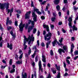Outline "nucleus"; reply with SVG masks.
Here are the masks:
<instances>
[{"label": "nucleus", "instance_id": "9b49d317", "mask_svg": "<svg viewBox=\"0 0 78 78\" xmlns=\"http://www.w3.org/2000/svg\"><path fill=\"white\" fill-rule=\"evenodd\" d=\"M22 76V78H27V73H24V74H23V71L21 73Z\"/></svg>", "mask_w": 78, "mask_h": 78}, {"label": "nucleus", "instance_id": "473e14b6", "mask_svg": "<svg viewBox=\"0 0 78 78\" xmlns=\"http://www.w3.org/2000/svg\"><path fill=\"white\" fill-rule=\"evenodd\" d=\"M28 21L27 24L29 25H31V23L32 21L31 20H29Z\"/></svg>", "mask_w": 78, "mask_h": 78}, {"label": "nucleus", "instance_id": "58836bf2", "mask_svg": "<svg viewBox=\"0 0 78 78\" xmlns=\"http://www.w3.org/2000/svg\"><path fill=\"white\" fill-rule=\"evenodd\" d=\"M7 28V30L9 31V30H11V29H12V27L11 26H9V27H8Z\"/></svg>", "mask_w": 78, "mask_h": 78}, {"label": "nucleus", "instance_id": "cd10ccee", "mask_svg": "<svg viewBox=\"0 0 78 78\" xmlns=\"http://www.w3.org/2000/svg\"><path fill=\"white\" fill-rule=\"evenodd\" d=\"M15 69H12V70H10V73H14L15 72Z\"/></svg>", "mask_w": 78, "mask_h": 78}, {"label": "nucleus", "instance_id": "13d9d810", "mask_svg": "<svg viewBox=\"0 0 78 78\" xmlns=\"http://www.w3.org/2000/svg\"><path fill=\"white\" fill-rule=\"evenodd\" d=\"M46 31H47V32H50V29H49V27H48L46 28Z\"/></svg>", "mask_w": 78, "mask_h": 78}, {"label": "nucleus", "instance_id": "9d476101", "mask_svg": "<svg viewBox=\"0 0 78 78\" xmlns=\"http://www.w3.org/2000/svg\"><path fill=\"white\" fill-rule=\"evenodd\" d=\"M13 33L14 32H13V31H12V30H11L10 32V34L13 37V39H15L16 36V34H13Z\"/></svg>", "mask_w": 78, "mask_h": 78}, {"label": "nucleus", "instance_id": "ea45409f", "mask_svg": "<svg viewBox=\"0 0 78 78\" xmlns=\"http://www.w3.org/2000/svg\"><path fill=\"white\" fill-rule=\"evenodd\" d=\"M36 52H39V50H38V49H37V48H36V49H35L34 53L35 54H36Z\"/></svg>", "mask_w": 78, "mask_h": 78}, {"label": "nucleus", "instance_id": "6e6552de", "mask_svg": "<svg viewBox=\"0 0 78 78\" xmlns=\"http://www.w3.org/2000/svg\"><path fill=\"white\" fill-rule=\"evenodd\" d=\"M38 66L39 70H41V72H43V69L42 68V64H41V61L40 60L38 62Z\"/></svg>", "mask_w": 78, "mask_h": 78}, {"label": "nucleus", "instance_id": "6e6d98bb", "mask_svg": "<svg viewBox=\"0 0 78 78\" xmlns=\"http://www.w3.org/2000/svg\"><path fill=\"white\" fill-rule=\"evenodd\" d=\"M66 62L68 63V64H70V61L69 60L67 59L66 60Z\"/></svg>", "mask_w": 78, "mask_h": 78}, {"label": "nucleus", "instance_id": "5fc2aeb1", "mask_svg": "<svg viewBox=\"0 0 78 78\" xmlns=\"http://www.w3.org/2000/svg\"><path fill=\"white\" fill-rule=\"evenodd\" d=\"M25 56L26 58L27 59H28L29 58L28 57V54H26Z\"/></svg>", "mask_w": 78, "mask_h": 78}, {"label": "nucleus", "instance_id": "e2e57ef3", "mask_svg": "<svg viewBox=\"0 0 78 78\" xmlns=\"http://www.w3.org/2000/svg\"><path fill=\"white\" fill-rule=\"evenodd\" d=\"M32 66L33 67H34L35 66V62H34V61H33V62L32 63Z\"/></svg>", "mask_w": 78, "mask_h": 78}, {"label": "nucleus", "instance_id": "69168bd1", "mask_svg": "<svg viewBox=\"0 0 78 78\" xmlns=\"http://www.w3.org/2000/svg\"><path fill=\"white\" fill-rule=\"evenodd\" d=\"M42 3L41 4V5H44V4H45L46 3V1H44L41 2Z\"/></svg>", "mask_w": 78, "mask_h": 78}, {"label": "nucleus", "instance_id": "864d4df0", "mask_svg": "<svg viewBox=\"0 0 78 78\" xmlns=\"http://www.w3.org/2000/svg\"><path fill=\"white\" fill-rule=\"evenodd\" d=\"M25 56L26 58L27 59H28L29 58L28 57V54H26Z\"/></svg>", "mask_w": 78, "mask_h": 78}, {"label": "nucleus", "instance_id": "09e8293b", "mask_svg": "<svg viewBox=\"0 0 78 78\" xmlns=\"http://www.w3.org/2000/svg\"><path fill=\"white\" fill-rule=\"evenodd\" d=\"M38 57V56H36L35 58V62H37V61H38V58H37Z\"/></svg>", "mask_w": 78, "mask_h": 78}, {"label": "nucleus", "instance_id": "c85d7f7f", "mask_svg": "<svg viewBox=\"0 0 78 78\" xmlns=\"http://www.w3.org/2000/svg\"><path fill=\"white\" fill-rule=\"evenodd\" d=\"M12 59H10V61L9 62V64L10 66H11L12 65Z\"/></svg>", "mask_w": 78, "mask_h": 78}, {"label": "nucleus", "instance_id": "7ed1b4c3", "mask_svg": "<svg viewBox=\"0 0 78 78\" xmlns=\"http://www.w3.org/2000/svg\"><path fill=\"white\" fill-rule=\"evenodd\" d=\"M19 28L20 31H23V28L25 27V23H24L23 24V22L22 20L21 21V23L19 25Z\"/></svg>", "mask_w": 78, "mask_h": 78}, {"label": "nucleus", "instance_id": "a878e982", "mask_svg": "<svg viewBox=\"0 0 78 78\" xmlns=\"http://www.w3.org/2000/svg\"><path fill=\"white\" fill-rule=\"evenodd\" d=\"M68 25L69 27V28H72V22H69Z\"/></svg>", "mask_w": 78, "mask_h": 78}, {"label": "nucleus", "instance_id": "338daca9", "mask_svg": "<svg viewBox=\"0 0 78 78\" xmlns=\"http://www.w3.org/2000/svg\"><path fill=\"white\" fill-rule=\"evenodd\" d=\"M16 12L17 13H18V14H21V11L20 10H17Z\"/></svg>", "mask_w": 78, "mask_h": 78}, {"label": "nucleus", "instance_id": "c03bdc74", "mask_svg": "<svg viewBox=\"0 0 78 78\" xmlns=\"http://www.w3.org/2000/svg\"><path fill=\"white\" fill-rule=\"evenodd\" d=\"M7 66V65H5V66H3V65L1 66V68L2 69H5V68Z\"/></svg>", "mask_w": 78, "mask_h": 78}, {"label": "nucleus", "instance_id": "a211bd4d", "mask_svg": "<svg viewBox=\"0 0 78 78\" xmlns=\"http://www.w3.org/2000/svg\"><path fill=\"white\" fill-rule=\"evenodd\" d=\"M51 41H49L46 43V48H48V47H49V44L50 45L51 44Z\"/></svg>", "mask_w": 78, "mask_h": 78}, {"label": "nucleus", "instance_id": "0eeeda50", "mask_svg": "<svg viewBox=\"0 0 78 78\" xmlns=\"http://www.w3.org/2000/svg\"><path fill=\"white\" fill-rule=\"evenodd\" d=\"M33 20L34 21H32V22H31V27H34V24H35V22H36L37 20V17H34L33 19Z\"/></svg>", "mask_w": 78, "mask_h": 78}, {"label": "nucleus", "instance_id": "bf43d9fd", "mask_svg": "<svg viewBox=\"0 0 78 78\" xmlns=\"http://www.w3.org/2000/svg\"><path fill=\"white\" fill-rule=\"evenodd\" d=\"M37 14H38V15H41V14H42V12L39 11L37 12Z\"/></svg>", "mask_w": 78, "mask_h": 78}, {"label": "nucleus", "instance_id": "412c9836", "mask_svg": "<svg viewBox=\"0 0 78 78\" xmlns=\"http://www.w3.org/2000/svg\"><path fill=\"white\" fill-rule=\"evenodd\" d=\"M58 73L57 74V78H61V73L60 71H58Z\"/></svg>", "mask_w": 78, "mask_h": 78}, {"label": "nucleus", "instance_id": "39448f33", "mask_svg": "<svg viewBox=\"0 0 78 78\" xmlns=\"http://www.w3.org/2000/svg\"><path fill=\"white\" fill-rule=\"evenodd\" d=\"M33 11H34V12H32V13H33L32 14V17L37 18V16L36 15V14H35V12H37H37H38L39 11V9L36 8H34Z\"/></svg>", "mask_w": 78, "mask_h": 78}, {"label": "nucleus", "instance_id": "4be33fe9", "mask_svg": "<svg viewBox=\"0 0 78 78\" xmlns=\"http://www.w3.org/2000/svg\"><path fill=\"white\" fill-rule=\"evenodd\" d=\"M73 31H74V30H75V31H77V30H78V28L77 27H75V25H73Z\"/></svg>", "mask_w": 78, "mask_h": 78}, {"label": "nucleus", "instance_id": "20e7f679", "mask_svg": "<svg viewBox=\"0 0 78 78\" xmlns=\"http://www.w3.org/2000/svg\"><path fill=\"white\" fill-rule=\"evenodd\" d=\"M24 41H23V45L24 46V50H25L26 49H27V45H26V43H27V40H28V39L26 37V36H24Z\"/></svg>", "mask_w": 78, "mask_h": 78}, {"label": "nucleus", "instance_id": "b1692460", "mask_svg": "<svg viewBox=\"0 0 78 78\" xmlns=\"http://www.w3.org/2000/svg\"><path fill=\"white\" fill-rule=\"evenodd\" d=\"M17 64H18L19 65H20V64H22V61H21V62L18 61L16 62Z\"/></svg>", "mask_w": 78, "mask_h": 78}, {"label": "nucleus", "instance_id": "5701e85b", "mask_svg": "<svg viewBox=\"0 0 78 78\" xmlns=\"http://www.w3.org/2000/svg\"><path fill=\"white\" fill-rule=\"evenodd\" d=\"M10 20H9V17H8L7 18V20L6 21V25L7 26H8V22Z\"/></svg>", "mask_w": 78, "mask_h": 78}, {"label": "nucleus", "instance_id": "aec40b11", "mask_svg": "<svg viewBox=\"0 0 78 78\" xmlns=\"http://www.w3.org/2000/svg\"><path fill=\"white\" fill-rule=\"evenodd\" d=\"M60 2V0H55L54 1V4L55 5H58Z\"/></svg>", "mask_w": 78, "mask_h": 78}, {"label": "nucleus", "instance_id": "f03ea898", "mask_svg": "<svg viewBox=\"0 0 78 78\" xmlns=\"http://www.w3.org/2000/svg\"><path fill=\"white\" fill-rule=\"evenodd\" d=\"M48 34H46V35L44 36V40L46 41H50L51 39V36H52V34L51 33L49 32L48 33Z\"/></svg>", "mask_w": 78, "mask_h": 78}, {"label": "nucleus", "instance_id": "de8ad7c7", "mask_svg": "<svg viewBox=\"0 0 78 78\" xmlns=\"http://www.w3.org/2000/svg\"><path fill=\"white\" fill-rule=\"evenodd\" d=\"M63 2L65 4H66L68 3L67 0H63Z\"/></svg>", "mask_w": 78, "mask_h": 78}, {"label": "nucleus", "instance_id": "f8f14e48", "mask_svg": "<svg viewBox=\"0 0 78 78\" xmlns=\"http://www.w3.org/2000/svg\"><path fill=\"white\" fill-rule=\"evenodd\" d=\"M28 39H31L32 41H34V37H33V34H32L31 37L30 35H29Z\"/></svg>", "mask_w": 78, "mask_h": 78}, {"label": "nucleus", "instance_id": "37998d69", "mask_svg": "<svg viewBox=\"0 0 78 78\" xmlns=\"http://www.w3.org/2000/svg\"><path fill=\"white\" fill-rule=\"evenodd\" d=\"M0 29L2 31H3V28L2 27V25L1 24H0Z\"/></svg>", "mask_w": 78, "mask_h": 78}, {"label": "nucleus", "instance_id": "423d86ee", "mask_svg": "<svg viewBox=\"0 0 78 78\" xmlns=\"http://www.w3.org/2000/svg\"><path fill=\"white\" fill-rule=\"evenodd\" d=\"M31 11H29L27 12L25 14V19H29L30 18V14Z\"/></svg>", "mask_w": 78, "mask_h": 78}, {"label": "nucleus", "instance_id": "4468645a", "mask_svg": "<svg viewBox=\"0 0 78 78\" xmlns=\"http://www.w3.org/2000/svg\"><path fill=\"white\" fill-rule=\"evenodd\" d=\"M7 48H9L10 50L12 49V44H10L9 45V43H7Z\"/></svg>", "mask_w": 78, "mask_h": 78}, {"label": "nucleus", "instance_id": "e433bc0d", "mask_svg": "<svg viewBox=\"0 0 78 78\" xmlns=\"http://www.w3.org/2000/svg\"><path fill=\"white\" fill-rule=\"evenodd\" d=\"M50 54L51 56H53V55H54V54L53 53V50H51Z\"/></svg>", "mask_w": 78, "mask_h": 78}, {"label": "nucleus", "instance_id": "f257e3e1", "mask_svg": "<svg viewBox=\"0 0 78 78\" xmlns=\"http://www.w3.org/2000/svg\"><path fill=\"white\" fill-rule=\"evenodd\" d=\"M6 8L5 10H7L8 13L10 12V16H12V12H13V8H12L11 10L8 9L9 8V3H0V9L2 10H4Z\"/></svg>", "mask_w": 78, "mask_h": 78}, {"label": "nucleus", "instance_id": "ddd939ff", "mask_svg": "<svg viewBox=\"0 0 78 78\" xmlns=\"http://www.w3.org/2000/svg\"><path fill=\"white\" fill-rule=\"evenodd\" d=\"M58 41H57V39H55L54 41L52 42V44L53 47H55V45L56 44V43L58 44Z\"/></svg>", "mask_w": 78, "mask_h": 78}, {"label": "nucleus", "instance_id": "6ab92c4d", "mask_svg": "<svg viewBox=\"0 0 78 78\" xmlns=\"http://www.w3.org/2000/svg\"><path fill=\"white\" fill-rule=\"evenodd\" d=\"M42 61L43 62H46V58H45V56L44 55H42Z\"/></svg>", "mask_w": 78, "mask_h": 78}, {"label": "nucleus", "instance_id": "f704fd0d", "mask_svg": "<svg viewBox=\"0 0 78 78\" xmlns=\"http://www.w3.org/2000/svg\"><path fill=\"white\" fill-rule=\"evenodd\" d=\"M63 39L62 37H61V39L59 40V42L60 43H62V41H63Z\"/></svg>", "mask_w": 78, "mask_h": 78}, {"label": "nucleus", "instance_id": "dca6fc26", "mask_svg": "<svg viewBox=\"0 0 78 78\" xmlns=\"http://www.w3.org/2000/svg\"><path fill=\"white\" fill-rule=\"evenodd\" d=\"M55 66L56 69L58 71H60L61 70V67H60V66H58L57 64H55Z\"/></svg>", "mask_w": 78, "mask_h": 78}, {"label": "nucleus", "instance_id": "774afa93", "mask_svg": "<svg viewBox=\"0 0 78 78\" xmlns=\"http://www.w3.org/2000/svg\"><path fill=\"white\" fill-rule=\"evenodd\" d=\"M51 71L53 72V71H54V70H55V68L53 67V68H52L51 69Z\"/></svg>", "mask_w": 78, "mask_h": 78}, {"label": "nucleus", "instance_id": "c756f323", "mask_svg": "<svg viewBox=\"0 0 78 78\" xmlns=\"http://www.w3.org/2000/svg\"><path fill=\"white\" fill-rule=\"evenodd\" d=\"M37 31V29L36 28H34L33 30V34H35L36 33V31Z\"/></svg>", "mask_w": 78, "mask_h": 78}, {"label": "nucleus", "instance_id": "3c124183", "mask_svg": "<svg viewBox=\"0 0 78 78\" xmlns=\"http://www.w3.org/2000/svg\"><path fill=\"white\" fill-rule=\"evenodd\" d=\"M64 76H69V74L67 73H66L63 75Z\"/></svg>", "mask_w": 78, "mask_h": 78}, {"label": "nucleus", "instance_id": "c9c22d12", "mask_svg": "<svg viewBox=\"0 0 78 78\" xmlns=\"http://www.w3.org/2000/svg\"><path fill=\"white\" fill-rule=\"evenodd\" d=\"M55 20H56V17H52L51 18V20L52 22H55Z\"/></svg>", "mask_w": 78, "mask_h": 78}, {"label": "nucleus", "instance_id": "393cba45", "mask_svg": "<svg viewBox=\"0 0 78 78\" xmlns=\"http://www.w3.org/2000/svg\"><path fill=\"white\" fill-rule=\"evenodd\" d=\"M68 21L69 22H72V18L70 17H69V19L68 20Z\"/></svg>", "mask_w": 78, "mask_h": 78}, {"label": "nucleus", "instance_id": "bb28decb", "mask_svg": "<svg viewBox=\"0 0 78 78\" xmlns=\"http://www.w3.org/2000/svg\"><path fill=\"white\" fill-rule=\"evenodd\" d=\"M56 8L57 9L58 11H59V10H60V6H59V5H57L56 6Z\"/></svg>", "mask_w": 78, "mask_h": 78}, {"label": "nucleus", "instance_id": "a18cd8bd", "mask_svg": "<svg viewBox=\"0 0 78 78\" xmlns=\"http://www.w3.org/2000/svg\"><path fill=\"white\" fill-rule=\"evenodd\" d=\"M31 49H30L29 50L28 52V54L29 55H30L31 54Z\"/></svg>", "mask_w": 78, "mask_h": 78}, {"label": "nucleus", "instance_id": "680f3d73", "mask_svg": "<svg viewBox=\"0 0 78 78\" xmlns=\"http://www.w3.org/2000/svg\"><path fill=\"white\" fill-rule=\"evenodd\" d=\"M41 19L42 20H44L45 19V16H41Z\"/></svg>", "mask_w": 78, "mask_h": 78}, {"label": "nucleus", "instance_id": "052dcab7", "mask_svg": "<svg viewBox=\"0 0 78 78\" xmlns=\"http://www.w3.org/2000/svg\"><path fill=\"white\" fill-rule=\"evenodd\" d=\"M62 31L63 33H66V30H64V29L63 28L62 29Z\"/></svg>", "mask_w": 78, "mask_h": 78}, {"label": "nucleus", "instance_id": "f3484780", "mask_svg": "<svg viewBox=\"0 0 78 78\" xmlns=\"http://www.w3.org/2000/svg\"><path fill=\"white\" fill-rule=\"evenodd\" d=\"M29 27H29L28 28V33H30L31 31L33 30V28H34L33 27L30 25H29Z\"/></svg>", "mask_w": 78, "mask_h": 78}, {"label": "nucleus", "instance_id": "8fccbe9b", "mask_svg": "<svg viewBox=\"0 0 78 78\" xmlns=\"http://www.w3.org/2000/svg\"><path fill=\"white\" fill-rule=\"evenodd\" d=\"M75 40V37H71V41H73Z\"/></svg>", "mask_w": 78, "mask_h": 78}, {"label": "nucleus", "instance_id": "4c0bfd02", "mask_svg": "<svg viewBox=\"0 0 78 78\" xmlns=\"http://www.w3.org/2000/svg\"><path fill=\"white\" fill-rule=\"evenodd\" d=\"M3 44V41L0 42V47H2Z\"/></svg>", "mask_w": 78, "mask_h": 78}, {"label": "nucleus", "instance_id": "4d7b16f0", "mask_svg": "<svg viewBox=\"0 0 78 78\" xmlns=\"http://www.w3.org/2000/svg\"><path fill=\"white\" fill-rule=\"evenodd\" d=\"M22 57H23V53L21 54L20 56L19 57V59H22Z\"/></svg>", "mask_w": 78, "mask_h": 78}, {"label": "nucleus", "instance_id": "a19ab883", "mask_svg": "<svg viewBox=\"0 0 78 78\" xmlns=\"http://www.w3.org/2000/svg\"><path fill=\"white\" fill-rule=\"evenodd\" d=\"M57 44H58V46H61V45H63V44H62V43H59V42H57Z\"/></svg>", "mask_w": 78, "mask_h": 78}, {"label": "nucleus", "instance_id": "2eb2a0df", "mask_svg": "<svg viewBox=\"0 0 78 78\" xmlns=\"http://www.w3.org/2000/svg\"><path fill=\"white\" fill-rule=\"evenodd\" d=\"M74 47H75V46H74V44L73 43H72L71 45V53H72L73 52V49L74 48Z\"/></svg>", "mask_w": 78, "mask_h": 78}, {"label": "nucleus", "instance_id": "0e129e2a", "mask_svg": "<svg viewBox=\"0 0 78 78\" xmlns=\"http://www.w3.org/2000/svg\"><path fill=\"white\" fill-rule=\"evenodd\" d=\"M52 72L53 74H56V70L53 71Z\"/></svg>", "mask_w": 78, "mask_h": 78}, {"label": "nucleus", "instance_id": "603ef678", "mask_svg": "<svg viewBox=\"0 0 78 78\" xmlns=\"http://www.w3.org/2000/svg\"><path fill=\"white\" fill-rule=\"evenodd\" d=\"M12 21L10 20V21H8V23H9V25H11V24H12Z\"/></svg>", "mask_w": 78, "mask_h": 78}, {"label": "nucleus", "instance_id": "72a5a7b5", "mask_svg": "<svg viewBox=\"0 0 78 78\" xmlns=\"http://www.w3.org/2000/svg\"><path fill=\"white\" fill-rule=\"evenodd\" d=\"M28 27H29V24H28V23H26V25L25 26V29H27Z\"/></svg>", "mask_w": 78, "mask_h": 78}, {"label": "nucleus", "instance_id": "49530a36", "mask_svg": "<svg viewBox=\"0 0 78 78\" xmlns=\"http://www.w3.org/2000/svg\"><path fill=\"white\" fill-rule=\"evenodd\" d=\"M15 26H18V22L17 21H15Z\"/></svg>", "mask_w": 78, "mask_h": 78}, {"label": "nucleus", "instance_id": "2f4dec72", "mask_svg": "<svg viewBox=\"0 0 78 78\" xmlns=\"http://www.w3.org/2000/svg\"><path fill=\"white\" fill-rule=\"evenodd\" d=\"M43 27L44 28H47L48 27V25H46L45 24H44L43 25Z\"/></svg>", "mask_w": 78, "mask_h": 78}, {"label": "nucleus", "instance_id": "1a4fd4ad", "mask_svg": "<svg viewBox=\"0 0 78 78\" xmlns=\"http://www.w3.org/2000/svg\"><path fill=\"white\" fill-rule=\"evenodd\" d=\"M58 51L59 54H60V55H62V53H65V51H64V49H59L58 50Z\"/></svg>", "mask_w": 78, "mask_h": 78}, {"label": "nucleus", "instance_id": "7c9ffc66", "mask_svg": "<svg viewBox=\"0 0 78 78\" xmlns=\"http://www.w3.org/2000/svg\"><path fill=\"white\" fill-rule=\"evenodd\" d=\"M74 55H78V51H75L74 52Z\"/></svg>", "mask_w": 78, "mask_h": 78}, {"label": "nucleus", "instance_id": "79ce46f5", "mask_svg": "<svg viewBox=\"0 0 78 78\" xmlns=\"http://www.w3.org/2000/svg\"><path fill=\"white\" fill-rule=\"evenodd\" d=\"M34 7V3H33V1L31 0V7Z\"/></svg>", "mask_w": 78, "mask_h": 78}]
</instances>
